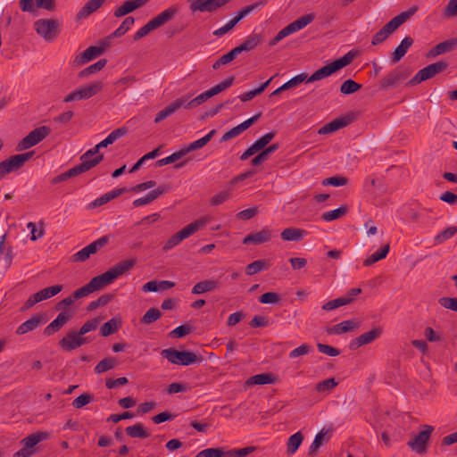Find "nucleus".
I'll use <instances>...</instances> for the list:
<instances>
[{"instance_id":"1","label":"nucleus","mask_w":457,"mask_h":457,"mask_svg":"<svg viewBox=\"0 0 457 457\" xmlns=\"http://www.w3.org/2000/svg\"><path fill=\"white\" fill-rule=\"evenodd\" d=\"M135 264L136 261L133 259L121 261L101 275L94 277L88 283L94 292L104 288L117 278L132 269Z\"/></svg>"},{"instance_id":"2","label":"nucleus","mask_w":457,"mask_h":457,"mask_svg":"<svg viewBox=\"0 0 457 457\" xmlns=\"http://www.w3.org/2000/svg\"><path fill=\"white\" fill-rule=\"evenodd\" d=\"M356 54L357 52L351 50L339 59H337L329 64L320 68L307 79V83H312L325 79L338 71L339 70L346 67L353 62Z\"/></svg>"},{"instance_id":"3","label":"nucleus","mask_w":457,"mask_h":457,"mask_svg":"<svg viewBox=\"0 0 457 457\" xmlns=\"http://www.w3.org/2000/svg\"><path fill=\"white\" fill-rule=\"evenodd\" d=\"M163 358L167 359L172 364L188 366L203 361L202 355H197L189 351H179L175 348L163 349L161 352Z\"/></svg>"},{"instance_id":"4","label":"nucleus","mask_w":457,"mask_h":457,"mask_svg":"<svg viewBox=\"0 0 457 457\" xmlns=\"http://www.w3.org/2000/svg\"><path fill=\"white\" fill-rule=\"evenodd\" d=\"M421 430L411 436L408 441L407 445L417 454L423 455L428 452V442L434 427L431 425L424 424L421 426Z\"/></svg>"},{"instance_id":"5","label":"nucleus","mask_w":457,"mask_h":457,"mask_svg":"<svg viewBox=\"0 0 457 457\" xmlns=\"http://www.w3.org/2000/svg\"><path fill=\"white\" fill-rule=\"evenodd\" d=\"M410 73V71L406 68L396 67L378 81V87L383 91L395 88L409 77Z\"/></svg>"},{"instance_id":"6","label":"nucleus","mask_w":457,"mask_h":457,"mask_svg":"<svg viewBox=\"0 0 457 457\" xmlns=\"http://www.w3.org/2000/svg\"><path fill=\"white\" fill-rule=\"evenodd\" d=\"M104 84L101 81L93 82L81 86L63 98V103H71L73 101L87 100L97 95L102 91Z\"/></svg>"},{"instance_id":"7","label":"nucleus","mask_w":457,"mask_h":457,"mask_svg":"<svg viewBox=\"0 0 457 457\" xmlns=\"http://www.w3.org/2000/svg\"><path fill=\"white\" fill-rule=\"evenodd\" d=\"M448 63L445 61H438L420 70L415 76L407 82V86H415L422 81L429 79L445 71Z\"/></svg>"},{"instance_id":"8","label":"nucleus","mask_w":457,"mask_h":457,"mask_svg":"<svg viewBox=\"0 0 457 457\" xmlns=\"http://www.w3.org/2000/svg\"><path fill=\"white\" fill-rule=\"evenodd\" d=\"M34 154V152H27L24 154H15L10 156L8 159L0 162V179L4 178L6 174L20 170L27 161H29Z\"/></svg>"},{"instance_id":"9","label":"nucleus","mask_w":457,"mask_h":457,"mask_svg":"<svg viewBox=\"0 0 457 457\" xmlns=\"http://www.w3.org/2000/svg\"><path fill=\"white\" fill-rule=\"evenodd\" d=\"M51 133V129L47 126L38 127L30 131L25 137H23L18 144V150L29 149L41 141H43Z\"/></svg>"},{"instance_id":"10","label":"nucleus","mask_w":457,"mask_h":457,"mask_svg":"<svg viewBox=\"0 0 457 457\" xmlns=\"http://www.w3.org/2000/svg\"><path fill=\"white\" fill-rule=\"evenodd\" d=\"M63 288L62 285H54L39 290L38 292L31 295L21 307V311H27L32 308L36 303L44 300H47L57 294Z\"/></svg>"},{"instance_id":"11","label":"nucleus","mask_w":457,"mask_h":457,"mask_svg":"<svg viewBox=\"0 0 457 457\" xmlns=\"http://www.w3.org/2000/svg\"><path fill=\"white\" fill-rule=\"evenodd\" d=\"M34 26L37 33L46 41L54 40L59 33V22L55 20L39 19L35 22Z\"/></svg>"},{"instance_id":"12","label":"nucleus","mask_w":457,"mask_h":457,"mask_svg":"<svg viewBox=\"0 0 457 457\" xmlns=\"http://www.w3.org/2000/svg\"><path fill=\"white\" fill-rule=\"evenodd\" d=\"M109 242V236H104L88 245L85 246L81 250L78 251L71 256L72 262H85L91 254L97 253L98 250L106 245Z\"/></svg>"},{"instance_id":"13","label":"nucleus","mask_w":457,"mask_h":457,"mask_svg":"<svg viewBox=\"0 0 457 457\" xmlns=\"http://www.w3.org/2000/svg\"><path fill=\"white\" fill-rule=\"evenodd\" d=\"M230 0H192L190 10L204 12H213L227 4Z\"/></svg>"},{"instance_id":"14","label":"nucleus","mask_w":457,"mask_h":457,"mask_svg":"<svg viewBox=\"0 0 457 457\" xmlns=\"http://www.w3.org/2000/svg\"><path fill=\"white\" fill-rule=\"evenodd\" d=\"M382 332L383 329L381 327L373 328L371 330L353 339L349 344V348L351 350H356L362 345L370 344L377 340L381 336Z\"/></svg>"},{"instance_id":"15","label":"nucleus","mask_w":457,"mask_h":457,"mask_svg":"<svg viewBox=\"0 0 457 457\" xmlns=\"http://www.w3.org/2000/svg\"><path fill=\"white\" fill-rule=\"evenodd\" d=\"M418 11L417 6H411L407 11L402 12L398 15L395 16L392 20H390L386 25L383 26V29L391 35L394 31H395L402 24H403L406 21H408L414 13Z\"/></svg>"},{"instance_id":"16","label":"nucleus","mask_w":457,"mask_h":457,"mask_svg":"<svg viewBox=\"0 0 457 457\" xmlns=\"http://www.w3.org/2000/svg\"><path fill=\"white\" fill-rule=\"evenodd\" d=\"M99 145H100L98 143L80 156L81 162L79 164L89 165L86 168V171L97 166L104 160V154H99V150L102 148Z\"/></svg>"},{"instance_id":"17","label":"nucleus","mask_w":457,"mask_h":457,"mask_svg":"<svg viewBox=\"0 0 457 457\" xmlns=\"http://www.w3.org/2000/svg\"><path fill=\"white\" fill-rule=\"evenodd\" d=\"M106 44L104 43L103 46H89L81 54L77 55L74 59V63L78 66L83 65L88 61L96 58L103 54L105 51Z\"/></svg>"},{"instance_id":"18","label":"nucleus","mask_w":457,"mask_h":457,"mask_svg":"<svg viewBox=\"0 0 457 457\" xmlns=\"http://www.w3.org/2000/svg\"><path fill=\"white\" fill-rule=\"evenodd\" d=\"M457 47V37L450 38L437 44L436 46L431 48L427 56L428 58H435L440 54L450 53Z\"/></svg>"},{"instance_id":"19","label":"nucleus","mask_w":457,"mask_h":457,"mask_svg":"<svg viewBox=\"0 0 457 457\" xmlns=\"http://www.w3.org/2000/svg\"><path fill=\"white\" fill-rule=\"evenodd\" d=\"M148 1L149 0H127L114 11L113 15L116 18L123 17L144 6Z\"/></svg>"},{"instance_id":"20","label":"nucleus","mask_w":457,"mask_h":457,"mask_svg":"<svg viewBox=\"0 0 457 457\" xmlns=\"http://www.w3.org/2000/svg\"><path fill=\"white\" fill-rule=\"evenodd\" d=\"M44 323V318L40 314L31 316L29 320L21 323L16 329V334L21 336L35 330Z\"/></svg>"},{"instance_id":"21","label":"nucleus","mask_w":457,"mask_h":457,"mask_svg":"<svg viewBox=\"0 0 457 457\" xmlns=\"http://www.w3.org/2000/svg\"><path fill=\"white\" fill-rule=\"evenodd\" d=\"M129 190L126 187L115 188V189H113V190H112V191H110V192L101 195L100 197L96 198L93 202H91L88 204V209H94V208H96V207H100V206L107 204L111 200L118 197L119 195H120L123 193H126Z\"/></svg>"},{"instance_id":"22","label":"nucleus","mask_w":457,"mask_h":457,"mask_svg":"<svg viewBox=\"0 0 457 457\" xmlns=\"http://www.w3.org/2000/svg\"><path fill=\"white\" fill-rule=\"evenodd\" d=\"M412 37L406 36L400 43V45L395 49L391 55L392 63H397L406 54L409 48L413 45Z\"/></svg>"},{"instance_id":"23","label":"nucleus","mask_w":457,"mask_h":457,"mask_svg":"<svg viewBox=\"0 0 457 457\" xmlns=\"http://www.w3.org/2000/svg\"><path fill=\"white\" fill-rule=\"evenodd\" d=\"M178 13V8L175 7V6H170L167 9H165L164 11H162V12H160L157 16H155L154 18H153L151 21V22L154 24V26L155 27V29L163 26L165 23L169 22L170 21H171L175 16L176 14Z\"/></svg>"},{"instance_id":"24","label":"nucleus","mask_w":457,"mask_h":457,"mask_svg":"<svg viewBox=\"0 0 457 457\" xmlns=\"http://www.w3.org/2000/svg\"><path fill=\"white\" fill-rule=\"evenodd\" d=\"M178 13V8L175 7V6H170L167 9H165L164 11H162V12H160L157 16H155L154 18H153L151 21V22L154 24V26L155 27V29L163 26L165 23L169 22L170 21H171L175 16L176 14Z\"/></svg>"},{"instance_id":"25","label":"nucleus","mask_w":457,"mask_h":457,"mask_svg":"<svg viewBox=\"0 0 457 457\" xmlns=\"http://www.w3.org/2000/svg\"><path fill=\"white\" fill-rule=\"evenodd\" d=\"M271 239V231L269 228H263L255 233H250L247 235L244 240V244L253 243L255 245H260L266 243Z\"/></svg>"},{"instance_id":"26","label":"nucleus","mask_w":457,"mask_h":457,"mask_svg":"<svg viewBox=\"0 0 457 457\" xmlns=\"http://www.w3.org/2000/svg\"><path fill=\"white\" fill-rule=\"evenodd\" d=\"M105 2V0H89L84 6L79 11L76 15L77 20L87 18L94 12L98 10Z\"/></svg>"},{"instance_id":"27","label":"nucleus","mask_w":457,"mask_h":457,"mask_svg":"<svg viewBox=\"0 0 457 457\" xmlns=\"http://www.w3.org/2000/svg\"><path fill=\"white\" fill-rule=\"evenodd\" d=\"M220 287V283L213 279H206L196 283L192 288V294L202 295L206 292H212Z\"/></svg>"},{"instance_id":"28","label":"nucleus","mask_w":457,"mask_h":457,"mask_svg":"<svg viewBox=\"0 0 457 457\" xmlns=\"http://www.w3.org/2000/svg\"><path fill=\"white\" fill-rule=\"evenodd\" d=\"M359 327V324L354 320H344L328 329V333L329 335H340L343 333H346L352 331Z\"/></svg>"},{"instance_id":"29","label":"nucleus","mask_w":457,"mask_h":457,"mask_svg":"<svg viewBox=\"0 0 457 457\" xmlns=\"http://www.w3.org/2000/svg\"><path fill=\"white\" fill-rule=\"evenodd\" d=\"M50 437V433L46 431H37L32 433L27 437L23 438L21 443L24 446L30 449L37 445L38 443L47 440Z\"/></svg>"},{"instance_id":"30","label":"nucleus","mask_w":457,"mask_h":457,"mask_svg":"<svg viewBox=\"0 0 457 457\" xmlns=\"http://www.w3.org/2000/svg\"><path fill=\"white\" fill-rule=\"evenodd\" d=\"M307 235V231L301 228H287L281 232V238L285 241L299 242Z\"/></svg>"},{"instance_id":"31","label":"nucleus","mask_w":457,"mask_h":457,"mask_svg":"<svg viewBox=\"0 0 457 457\" xmlns=\"http://www.w3.org/2000/svg\"><path fill=\"white\" fill-rule=\"evenodd\" d=\"M262 41L261 34H251L240 46H237L240 53L253 50Z\"/></svg>"},{"instance_id":"32","label":"nucleus","mask_w":457,"mask_h":457,"mask_svg":"<svg viewBox=\"0 0 457 457\" xmlns=\"http://www.w3.org/2000/svg\"><path fill=\"white\" fill-rule=\"evenodd\" d=\"M303 441V435L301 431H298L289 436L287 442V453L293 455L296 453L300 445Z\"/></svg>"},{"instance_id":"33","label":"nucleus","mask_w":457,"mask_h":457,"mask_svg":"<svg viewBox=\"0 0 457 457\" xmlns=\"http://www.w3.org/2000/svg\"><path fill=\"white\" fill-rule=\"evenodd\" d=\"M205 221L203 220H196L194 222H191L190 224L184 227L181 230H179L178 233L179 234V237H181L182 240L188 238L190 236L195 234L196 231H198L200 228L204 227Z\"/></svg>"},{"instance_id":"34","label":"nucleus","mask_w":457,"mask_h":457,"mask_svg":"<svg viewBox=\"0 0 457 457\" xmlns=\"http://www.w3.org/2000/svg\"><path fill=\"white\" fill-rule=\"evenodd\" d=\"M215 134H216V130L212 129L207 135L190 143L187 147L182 148V149L184 152H186V154L191 151L200 149V148L204 147L212 138V137Z\"/></svg>"},{"instance_id":"35","label":"nucleus","mask_w":457,"mask_h":457,"mask_svg":"<svg viewBox=\"0 0 457 457\" xmlns=\"http://www.w3.org/2000/svg\"><path fill=\"white\" fill-rule=\"evenodd\" d=\"M128 133V129L120 127L112 131L104 140L99 143V146L107 147L109 145L113 144L117 139L125 136Z\"/></svg>"},{"instance_id":"36","label":"nucleus","mask_w":457,"mask_h":457,"mask_svg":"<svg viewBox=\"0 0 457 457\" xmlns=\"http://www.w3.org/2000/svg\"><path fill=\"white\" fill-rule=\"evenodd\" d=\"M126 433L132 438L145 439L150 436V433L145 430L142 423L126 428Z\"/></svg>"},{"instance_id":"37","label":"nucleus","mask_w":457,"mask_h":457,"mask_svg":"<svg viewBox=\"0 0 457 457\" xmlns=\"http://www.w3.org/2000/svg\"><path fill=\"white\" fill-rule=\"evenodd\" d=\"M276 378L270 373H261L252 376L247 380L248 385H268L274 384Z\"/></svg>"},{"instance_id":"38","label":"nucleus","mask_w":457,"mask_h":457,"mask_svg":"<svg viewBox=\"0 0 457 457\" xmlns=\"http://www.w3.org/2000/svg\"><path fill=\"white\" fill-rule=\"evenodd\" d=\"M457 234V227L450 226L439 232L436 236H435L433 241L434 245H438L444 244L448 239L453 237Z\"/></svg>"},{"instance_id":"39","label":"nucleus","mask_w":457,"mask_h":457,"mask_svg":"<svg viewBox=\"0 0 457 457\" xmlns=\"http://www.w3.org/2000/svg\"><path fill=\"white\" fill-rule=\"evenodd\" d=\"M390 250V245L389 243L384 245L382 248L379 251H377L370 256H369L367 259L364 260L363 265L364 266H370L374 264L375 262L384 259L386 257L388 252Z\"/></svg>"},{"instance_id":"40","label":"nucleus","mask_w":457,"mask_h":457,"mask_svg":"<svg viewBox=\"0 0 457 457\" xmlns=\"http://www.w3.org/2000/svg\"><path fill=\"white\" fill-rule=\"evenodd\" d=\"M270 268V264L266 260H257L249 263L245 267V273L248 276H253L262 270H266Z\"/></svg>"},{"instance_id":"41","label":"nucleus","mask_w":457,"mask_h":457,"mask_svg":"<svg viewBox=\"0 0 457 457\" xmlns=\"http://www.w3.org/2000/svg\"><path fill=\"white\" fill-rule=\"evenodd\" d=\"M59 345L62 350L67 352L77 349L76 331L68 332L66 336L59 341Z\"/></svg>"},{"instance_id":"42","label":"nucleus","mask_w":457,"mask_h":457,"mask_svg":"<svg viewBox=\"0 0 457 457\" xmlns=\"http://www.w3.org/2000/svg\"><path fill=\"white\" fill-rule=\"evenodd\" d=\"M121 322L114 318L105 322L100 328V335L102 337H108L114 334L120 328Z\"/></svg>"},{"instance_id":"43","label":"nucleus","mask_w":457,"mask_h":457,"mask_svg":"<svg viewBox=\"0 0 457 457\" xmlns=\"http://www.w3.org/2000/svg\"><path fill=\"white\" fill-rule=\"evenodd\" d=\"M118 365V361L114 357L104 358L100 361L95 367V372L101 374L114 369Z\"/></svg>"},{"instance_id":"44","label":"nucleus","mask_w":457,"mask_h":457,"mask_svg":"<svg viewBox=\"0 0 457 457\" xmlns=\"http://www.w3.org/2000/svg\"><path fill=\"white\" fill-rule=\"evenodd\" d=\"M347 212H348V207L346 205H341L335 210L323 212L321 215V218L325 221H332V220L340 219L341 217L345 215Z\"/></svg>"},{"instance_id":"45","label":"nucleus","mask_w":457,"mask_h":457,"mask_svg":"<svg viewBox=\"0 0 457 457\" xmlns=\"http://www.w3.org/2000/svg\"><path fill=\"white\" fill-rule=\"evenodd\" d=\"M353 302L352 297H338L334 300L328 301L322 305V310L332 311L341 306L349 304Z\"/></svg>"},{"instance_id":"46","label":"nucleus","mask_w":457,"mask_h":457,"mask_svg":"<svg viewBox=\"0 0 457 457\" xmlns=\"http://www.w3.org/2000/svg\"><path fill=\"white\" fill-rule=\"evenodd\" d=\"M114 297L113 294H104L99 296L96 300L92 301L87 307V311L92 312L99 307L104 306L109 303Z\"/></svg>"},{"instance_id":"47","label":"nucleus","mask_w":457,"mask_h":457,"mask_svg":"<svg viewBox=\"0 0 457 457\" xmlns=\"http://www.w3.org/2000/svg\"><path fill=\"white\" fill-rule=\"evenodd\" d=\"M107 61L105 59H100L94 64L89 65L79 73V78H86L90 74L96 73L101 71L106 65Z\"/></svg>"},{"instance_id":"48","label":"nucleus","mask_w":457,"mask_h":457,"mask_svg":"<svg viewBox=\"0 0 457 457\" xmlns=\"http://www.w3.org/2000/svg\"><path fill=\"white\" fill-rule=\"evenodd\" d=\"M195 457H227V450L223 447L206 448L200 451Z\"/></svg>"},{"instance_id":"49","label":"nucleus","mask_w":457,"mask_h":457,"mask_svg":"<svg viewBox=\"0 0 457 457\" xmlns=\"http://www.w3.org/2000/svg\"><path fill=\"white\" fill-rule=\"evenodd\" d=\"M326 434L324 433L323 429L319 432L311 445L309 451H308V456L309 457H314L319 450V448L323 445V443L326 441Z\"/></svg>"},{"instance_id":"50","label":"nucleus","mask_w":457,"mask_h":457,"mask_svg":"<svg viewBox=\"0 0 457 457\" xmlns=\"http://www.w3.org/2000/svg\"><path fill=\"white\" fill-rule=\"evenodd\" d=\"M232 188L228 187L225 190L218 192L210 199V204L212 206L220 205L228 200L231 196Z\"/></svg>"},{"instance_id":"51","label":"nucleus","mask_w":457,"mask_h":457,"mask_svg":"<svg viewBox=\"0 0 457 457\" xmlns=\"http://www.w3.org/2000/svg\"><path fill=\"white\" fill-rule=\"evenodd\" d=\"M135 19L132 16H129L124 19L121 24L114 30L112 34V37H120L126 34V32L130 29V27L134 24Z\"/></svg>"},{"instance_id":"52","label":"nucleus","mask_w":457,"mask_h":457,"mask_svg":"<svg viewBox=\"0 0 457 457\" xmlns=\"http://www.w3.org/2000/svg\"><path fill=\"white\" fill-rule=\"evenodd\" d=\"M361 85L355 82L352 79H348L343 82L340 87V92L343 95H351L361 88Z\"/></svg>"},{"instance_id":"53","label":"nucleus","mask_w":457,"mask_h":457,"mask_svg":"<svg viewBox=\"0 0 457 457\" xmlns=\"http://www.w3.org/2000/svg\"><path fill=\"white\" fill-rule=\"evenodd\" d=\"M265 2L260 1L253 4L247 5L240 10L237 14L232 19L236 24H237L243 18L247 16L250 12L263 5Z\"/></svg>"},{"instance_id":"54","label":"nucleus","mask_w":457,"mask_h":457,"mask_svg":"<svg viewBox=\"0 0 457 457\" xmlns=\"http://www.w3.org/2000/svg\"><path fill=\"white\" fill-rule=\"evenodd\" d=\"M162 317V312L157 308H151L146 311L144 316L140 319L142 324H151Z\"/></svg>"},{"instance_id":"55","label":"nucleus","mask_w":457,"mask_h":457,"mask_svg":"<svg viewBox=\"0 0 457 457\" xmlns=\"http://www.w3.org/2000/svg\"><path fill=\"white\" fill-rule=\"evenodd\" d=\"M275 131L268 132L262 135L261 137H259L252 145L256 149L257 152H260L261 150L266 147V145L275 137Z\"/></svg>"},{"instance_id":"56","label":"nucleus","mask_w":457,"mask_h":457,"mask_svg":"<svg viewBox=\"0 0 457 457\" xmlns=\"http://www.w3.org/2000/svg\"><path fill=\"white\" fill-rule=\"evenodd\" d=\"M337 385L338 382L334 378H330L319 382L316 385L315 389L319 393H328L331 390H333Z\"/></svg>"},{"instance_id":"57","label":"nucleus","mask_w":457,"mask_h":457,"mask_svg":"<svg viewBox=\"0 0 457 457\" xmlns=\"http://www.w3.org/2000/svg\"><path fill=\"white\" fill-rule=\"evenodd\" d=\"M89 165H86V164H79V165H76V166L72 167L71 169L68 170L67 171L61 173L60 176L62 178V182L66 181L69 179H71V178L76 177L81 173L86 172V168Z\"/></svg>"},{"instance_id":"58","label":"nucleus","mask_w":457,"mask_h":457,"mask_svg":"<svg viewBox=\"0 0 457 457\" xmlns=\"http://www.w3.org/2000/svg\"><path fill=\"white\" fill-rule=\"evenodd\" d=\"M314 18L315 15L313 13H309L298 18L295 21L291 22L290 25L296 32L309 25L314 20Z\"/></svg>"},{"instance_id":"59","label":"nucleus","mask_w":457,"mask_h":457,"mask_svg":"<svg viewBox=\"0 0 457 457\" xmlns=\"http://www.w3.org/2000/svg\"><path fill=\"white\" fill-rule=\"evenodd\" d=\"M185 155H186V152H184L183 149H180L179 151L175 152L172 154H170V155H169V156H167L165 158L158 160L156 162V165L158 167H162V166H164V165L174 163L175 162L179 161V159H181Z\"/></svg>"},{"instance_id":"60","label":"nucleus","mask_w":457,"mask_h":457,"mask_svg":"<svg viewBox=\"0 0 457 457\" xmlns=\"http://www.w3.org/2000/svg\"><path fill=\"white\" fill-rule=\"evenodd\" d=\"M295 30L293 29V27L288 24L285 28H283L269 43L270 46H276L280 40L285 38L286 37L295 33Z\"/></svg>"},{"instance_id":"61","label":"nucleus","mask_w":457,"mask_h":457,"mask_svg":"<svg viewBox=\"0 0 457 457\" xmlns=\"http://www.w3.org/2000/svg\"><path fill=\"white\" fill-rule=\"evenodd\" d=\"M234 81V76L228 77L225 80L220 82L219 84L215 85L212 88H210V92L212 93V96H214L223 90L228 88L232 86Z\"/></svg>"},{"instance_id":"62","label":"nucleus","mask_w":457,"mask_h":457,"mask_svg":"<svg viewBox=\"0 0 457 457\" xmlns=\"http://www.w3.org/2000/svg\"><path fill=\"white\" fill-rule=\"evenodd\" d=\"M348 182V179L345 177L342 176H334L329 177L322 180L321 184L324 187L332 186V187H341L345 186Z\"/></svg>"},{"instance_id":"63","label":"nucleus","mask_w":457,"mask_h":457,"mask_svg":"<svg viewBox=\"0 0 457 457\" xmlns=\"http://www.w3.org/2000/svg\"><path fill=\"white\" fill-rule=\"evenodd\" d=\"M256 450L255 446L227 450V457H245Z\"/></svg>"},{"instance_id":"64","label":"nucleus","mask_w":457,"mask_h":457,"mask_svg":"<svg viewBox=\"0 0 457 457\" xmlns=\"http://www.w3.org/2000/svg\"><path fill=\"white\" fill-rule=\"evenodd\" d=\"M438 303L442 307L457 312V297H442Z\"/></svg>"}]
</instances>
